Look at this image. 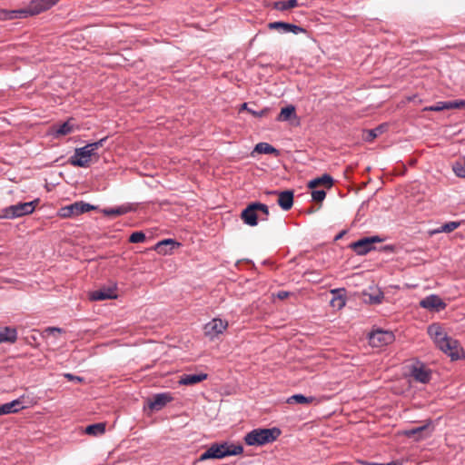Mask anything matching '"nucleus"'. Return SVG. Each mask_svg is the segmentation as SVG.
Returning a JSON list of instances; mask_svg holds the SVG:
<instances>
[{
    "label": "nucleus",
    "instance_id": "obj_10",
    "mask_svg": "<svg viewBox=\"0 0 465 465\" xmlns=\"http://www.w3.org/2000/svg\"><path fill=\"white\" fill-rule=\"evenodd\" d=\"M382 240L379 236L364 237L352 242L351 248L359 255H364L373 249V244L381 242Z\"/></svg>",
    "mask_w": 465,
    "mask_h": 465
},
{
    "label": "nucleus",
    "instance_id": "obj_42",
    "mask_svg": "<svg viewBox=\"0 0 465 465\" xmlns=\"http://www.w3.org/2000/svg\"><path fill=\"white\" fill-rule=\"evenodd\" d=\"M289 293L287 292H279L277 297L281 300L287 298Z\"/></svg>",
    "mask_w": 465,
    "mask_h": 465
},
{
    "label": "nucleus",
    "instance_id": "obj_19",
    "mask_svg": "<svg viewBox=\"0 0 465 465\" xmlns=\"http://www.w3.org/2000/svg\"><path fill=\"white\" fill-rule=\"evenodd\" d=\"M207 379L206 373H200V374H183L181 376L179 383L182 385H194L196 383H199L203 381H205Z\"/></svg>",
    "mask_w": 465,
    "mask_h": 465
},
{
    "label": "nucleus",
    "instance_id": "obj_30",
    "mask_svg": "<svg viewBox=\"0 0 465 465\" xmlns=\"http://www.w3.org/2000/svg\"><path fill=\"white\" fill-rule=\"evenodd\" d=\"M365 297H368L365 299L366 302L373 304L381 303L383 299V292L380 290H374L371 293H364Z\"/></svg>",
    "mask_w": 465,
    "mask_h": 465
},
{
    "label": "nucleus",
    "instance_id": "obj_29",
    "mask_svg": "<svg viewBox=\"0 0 465 465\" xmlns=\"http://www.w3.org/2000/svg\"><path fill=\"white\" fill-rule=\"evenodd\" d=\"M298 5L297 0L278 1L273 4V8L280 11H285L294 8Z\"/></svg>",
    "mask_w": 465,
    "mask_h": 465
},
{
    "label": "nucleus",
    "instance_id": "obj_22",
    "mask_svg": "<svg viewBox=\"0 0 465 465\" xmlns=\"http://www.w3.org/2000/svg\"><path fill=\"white\" fill-rule=\"evenodd\" d=\"M460 224H461L460 222H456V221L448 222V223L440 225V227L431 230L430 232V233L431 235L442 233V232L450 233V232L455 231L456 229H458L460 226Z\"/></svg>",
    "mask_w": 465,
    "mask_h": 465
},
{
    "label": "nucleus",
    "instance_id": "obj_39",
    "mask_svg": "<svg viewBox=\"0 0 465 465\" xmlns=\"http://www.w3.org/2000/svg\"><path fill=\"white\" fill-rule=\"evenodd\" d=\"M303 31L304 30L302 27L297 26L295 25L289 24V27L286 28V32L285 33L292 32L293 34H298V33H301V32H303Z\"/></svg>",
    "mask_w": 465,
    "mask_h": 465
},
{
    "label": "nucleus",
    "instance_id": "obj_32",
    "mask_svg": "<svg viewBox=\"0 0 465 465\" xmlns=\"http://www.w3.org/2000/svg\"><path fill=\"white\" fill-rule=\"evenodd\" d=\"M74 130V124L71 120L64 122L56 129V134L58 135H66L71 134Z\"/></svg>",
    "mask_w": 465,
    "mask_h": 465
},
{
    "label": "nucleus",
    "instance_id": "obj_12",
    "mask_svg": "<svg viewBox=\"0 0 465 465\" xmlns=\"http://www.w3.org/2000/svg\"><path fill=\"white\" fill-rule=\"evenodd\" d=\"M420 306L429 311L440 312L446 307V303L437 295H430L420 302Z\"/></svg>",
    "mask_w": 465,
    "mask_h": 465
},
{
    "label": "nucleus",
    "instance_id": "obj_16",
    "mask_svg": "<svg viewBox=\"0 0 465 465\" xmlns=\"http://www.w3.org/2000/svg\"><path fill=\"white\" fill-rule=\"evenodd\" d=\"M430 422L425 425L415 427L405 431L409 438L416 437L417 440L428 437L431 432Z\"/></svg>",
    "mask_w": 465,
    "mask_h": 465
},
{
    "label": "nucleus",
    "instance_id": "obj_37",
    "mask_svg": "<svg viewBox=\"0 0 465 465\" xmlns=\"http://www.w3.org/2000/svg\"><path fill=\"white\" fill-rule=\"evenodd\" d=\"M268 27L270 29H275V30L282 29L283 32H286V28L289 27V24L284 23V22H272L268 25Z\"/></svg>",
    "mask_w": 465,
    "mask_h": 465
},
{
    "label": "nucleus",
    "instance_id": "obj_40",
    "mask_svg": "<svg viewBox=\"0 0 465 465\" xmlns=\"http://www.w3.org/2000/svg\"><path fill=\"white\" fill-rule=\"evenodd\" d=\"M268 111H269V110H268L267 108H265V109H263V110H262V111H260V112H256V111H253V110H252V109H248V112H249L250 114H252L253 116H256V117H262V116H265V115L268 114Z\"/></svg>",
    "mask_w": 465,
    "mask_h": 465
},
{
    "label": "nucleus",
    "instance_id": "obj_31",
    "mask_svg": "<svg viewBox=\"0 0 465 465\" xmlns=\"http://www.w3.org/2000/svg\"><path fill=\"white\" fill-rule=\"evenodd\" d=\"M176 242L172 239L163 240L158 242L155 246V251L160 254H166L168 251L166 249L167 246L174 247Z\"/></svg>",
    "mask_w": 465,
    "mask_h": 465
},
{
    "label": "nucleus",
    "instance_id": "obj_20",
    "mask_svg": "<svg viewBox=\"0 0 465 465\" xmlns=\"http://www.w3.org/2000/svg\"><path fill=\"white\" fill-rule=\"evenodd\" d=\"M116 298V294L114 289H100L91 292L90 299L92 301H104L108 299Z\"/></svg>",
    "mask_w": 465,
    "mask_h": 465
},
{
    "label": "nucleus",
    "instance_id": "obj_9",
    "mask_svg": "<svg viewBox=\"0 0 465 465\" xmlns=\"http://www.w3.org/2000/svg\"><path fill=\"white\" fill-rule=\"evenodd\" d=\"M395 337L391 331L377 330L369 336V342L372 347H383L394 341Z\"/></svg>",
    "mask_w": 465,
    "mask_h": 465
},
{
    "label": "nucleus",
    "instance_id": "obj_21",
    "mask_svg": "<svg viewBox=\"0 0 465 465\" xmlns=\"http://www.w3.org/2000/svg\"><path fill=\"white\" fill-rule=\"evenodd\" d=\"M387 128L388 125L386 124H382L374 129L366 130L363 132V139L366 142H372L375 138L383 134Z\"/></svg>",
    "mask_w": 465,
    "mask_h": 465
},
{
    "label": "nucleus",
    "instance_id": "obj_44",
    "mask_svg": "<svg viewBox=\"0 0 465 465\" xmlns=\"http://www.w3.org/2000/svg\"><path fill=\"white\" fill-rule=\"evenodd\" d=\"M268 216L269 215H266V214H262V213H259V219L261 221H267L268 220Z\"/></svg>",
    "mask_w": 465,
    "mask_h": 465
},
{
    "label": "nucleus",
    "instance_id": "obj_33",
    "mask_svg": "<svg viewBox=\"0 0 465 465\" xmlns=\"http://www.w3.org/2000/svg\"><path fill=\"white\" fill-rule=\"evenodd\" d=\"M129 209L127 207H118V208H111L104 209L103 213L107 216H119L128 213Z\"/></svg>",
    "mask_w": 465,
    "mask_h": 465
},
{
    "label": "nucleus",
    "instance_id": "obj_15",
    "mask_svg": "<svg viewBox=\"0 0 465 465\" xmlns=\"http://www.w3.org/2000/svg\"><path fill=\"white\" fill-rule=\"evenodd\" d=\"M273 193L278 194L277 203L279 206L284 210L289 211L293 205V192L292 191H282V192H274Z\"/></svg>",
    "mask_w": 465,
    "mask_h": 465
},
{
    "label": "nucleus",
    "instance_id": "obj_34",
    "mask_svg": "<svg viewBox=\"0 0 465 465\" xmlns=\"http://www.w3.org/2000/svg\"><path fill=\"white\" fill-rule=\"evenodd\" d=\"M452 169L457 176L465 178V159L457 161Z\"/></svg>",
    "mask_w": 465,
    "mask_h": 465
},
{
    "label": "nucleus",
    "instance_id": "obj_8",
    "mask_svg": "<svg viewBox=\"0 0 465 465\" xmlns=\"http://www.w3.org/2000/svg\"><path fill=\"white\" fill-rule=\"evenodd\" d=\"M95 209V206L89 203L76 202L60 208L58 215L62 218H71Z\"/></svg>",
    "mask_w": 465,
    "mask_h": 465
},
{
    "label": "nucleus",
    "instance_id": "obj_14",
    "mask_svg": "<svg viewBox=\"0 0 465 465\" xmlns=\"http://www.w3.org/2000/svg\"><path fill=\"white\" fill-rule=\"evenodd\" d=\"M173 397L170 393H159L155 394L152 400H150L148 405L152 410L159 411L163 409L167 403L172 401Z\"/></svg>",
    "mask_w": 465,
    "mask_h": 465
},
{
    "label": "nucleus",
    "instance_id": "obj_1",
    "mask_svg": "<svg viewBox=\"0 0 465 465\" xmlns=\"http://www.w3.org/2000/svg\"><path fill=\"white\" fill-rule=\"evenodd\" d=\"M428 334L434 341L437 347L452 360H457L460 357L462 350L460 343L458 341L447 336L440 324L433 323L430 325L428 327Z\"/></svg>",
    "mask_w": 465,
    "mask_h": 465
},
{
    "label": "nucleus",
    "instance_id": "obj_18",
    "mask_svg": "<svg viewBox=\"0 0 465 465\" xmlns=\"http://www.w3.org/2000/svg\"><path fill=\"white\" fill-rule=\"evenodd\" d=\"M17 340V331L13 327H0V343H15Z\"/></svg>",
    "mask_w": 465,
    "mask_h": 465
},
{
    "label": "nucleus",
    "instance_id": "obj_13",
    "mask_svg": "<svg viewBox=\"0 0 465 465\" xmlns=\"http://www.w3.org/2000/svg\"><path fill=\"white\" fill-rule=\"evenodd\" d=\"M411 376L416 381L428 383L430 381V371L423 364L418 363L411 369Z\"/></svg>",
    "mask_w": 465,
    "mask_h": 465
},
{
    "label": "nucleus",
    "instance_id": "obj_5",
    "mask_svg": "<svg viewBox=\"0 0 465 465\" xmlns=\"http://www.w3.org/2000/svg\"><path fill=\"white\" fill-rule=\"evenodd\" d=\"M243 450L242 445H234L228 443L213 444L199 458L200 461L209 459H223L227 456L241 454Z\"/></svg>",
    "mask_w": 465,
    "mask_h": 465
},
{
    "label": "nucleus",
    "instance_id": "obj_24",
    "mask_svg": "<svg viewBox=\"0 0 465 465\" xmlns=\"http://www.w3.org/2000/svg\"><path fill=\"white\" fill-rule=\"evenodd\" d=\"M333 180L332 178L328 174H323L321 177H318L316 179H313L310 181L308 183V186L312 189H315L318 186H325L327 188H331L332 186Z\"/></svg>",
    "mask_w": 465,
    "mask_h": 465
},
{
    "label": "nucleus",
    "instance_id": "obj_28",
    "mask_svg": "<svg viewBox=\"0 0 465 465\" xmlns=\"http://www.w3.org/2000/svg\"><path fill=\"white\" fill-rule=\"evenodd\" d=\"M254 152H256L258 153H265V154H272V153L278 154V151L267 143H257L254 148Z\"/></svg>",
    "mask_w": 465,
    "mask_h": 465
},
{
    "label": "nucleus",
    "instance_id": "obj_25",
    "mask_svg": "<svg viewBox=\"0 0 465 465\" xmlns=\"http://www.w3.org/2000/svg\"><path fill=\"white\" fill-rule=\"evenodd\" d=\"M315 400H316V398L312 397V396L306 397L302 394H294V395L289 397L287 399L286 402L288 404L297 403V404L308 405V404L314 402Z\"/></svg>",
    "mask_w": 465,
    "mask_h": 465
},
{
    "label": "nucleus",
    "instance_id": "obj_38",
    "mask_svg": "<svg viewBox=\"0 0 465 465\" xmlns=\"http://www.w3.org/2000/svg\"><path fill=\"white\" fill-rule=\"evenodd\" d=\"M331 305L337 309H341L345 306V300L341 296L333 297L331 301Z\"/></svg>",
    "mask_w": 465,
    "mask_h": 465
},
{
    "label": "nucleus",
    "instance_id": "obj_43",
    "mask_svg": "<svg viewBox=\"0 0 465 465\" xmlns=\"http://www.w3.org/2000/svg\"><path fill=\"white\" fill-rule=\"evenodd\" d=\"M46 331L51 332V333H53V332H61L62 330L59 329V328H55V327H50V328L46 329Z\"/></svg>",
    "mask_w": 465,
    "mask_h": 465
},
{
    "label": "nucleus",
    "instance_id": "obj_11",
    "mask_svg": "<svg viewBox=\"0 0 465 465\" xmlns=\"http://www.w3.org/2000/svg\"><path fill=\"white\" fill-rule=\"evenodd\" d=\"M227 327L228 322L226 321L215 318L204 325V334L213 340L222 334Z\"/></svg>",
    "mask_w": 465,
    "mask_h": 465
},
{
    "label": "nucleus",
    "instance_id": "obj_4",
    "mask_svg": "<svg viewBox=\"0 0 465 465\" xmlns=\"http://www.w3.org/2000/svg\"><path fill=\"white\" fill-rule=\"evenodd\" d=\"M281 434L279 429H255L247 433L244 441L249 446H262L274 441Z\"/></svg>",
    "mask_w": 465,
    "mask_h": 465
},
{
    "label": "nucleus",
    "instance_id": "obj_45",
    "mask_svg": "<svg viewBox=\"0 0 465 465\" xmlns=\"http://www.w3.org/2000/svg\"><path fill=\"white\" fill-rule=\"evenodd\" d=\"M242 108L243 110H247V111H248V109H249V108L247 107V104H246V103H244V104L242 105Z\"/></svg>",
    "mask_w": 465,
    "mask_h": 465
},
{
    "label": "nucleus",
    "instance_id": "obj_46",
    "mask_svg": "<svg viewBox=\"0 0 465 465\" xmlns=\"http://www.w3.org/2000/svg\"><path fill=\"white\" fill-rule=\"evenodd\" d=\"M365 465H383V464H380V463H369V462H366Z\"/></svg>",
    "mask_w": 465,
    "mask_h": 465
},
{
    "label": "nucleus",
    "instance_id": "obj_3",
    "mask_svg": "<svg viewBox=\"0 0 465 465\" xmlns=\"http://www.w3.org/2000/svg\"><path fill=\"white\" fill-rule=\"evenodd\" d=\"M105 141L106 138H103L84 147L76 148L74 155L69 158V163L77 167H88L93 157L98 158L96 151L104 145Z\"/></svg>",
    "mask_w": 465,
    "mask_h": 465
},
{
    "label": "nucleus",
    "instance_id": "obj_36",
    "mask_svg": "<svg viewBox=\"0 0 465 465\" xmlns=\"http://www.w3.org/2000/svg\"><path fill=\"white\" fill-rule=\"evenodd\" d=\"M312 197L313 201L322 203L326 197V193L323 190H313L312 192Z\"/></svg>",
    "mask_w": 465,
    "mask_h": 465
},
{
    "label": "nucleus",
    "instance_id": "obj_26",
    "mask_svg": "<svg viewBox=\"0 0 465 465\" xmlns=\"http://www.w3.org/2000/svg\"><path fill=\"white\" fill-rule=\"evenodd\" d=\"M105 431V424L103 422L89 425L85 428V433L92 436H99Z\"/></svg>",
    "mask_w": 465,
    "mask_h": 465
},
{
    "label": "nucleus",
    "instance_id": "obj_2",
    "mask_svg": "<svg viewBox=\"0 0 465 465\" xmlns=\"http://www.w3.org/2000/svg\"><path fill=\"white\" fill-rule=\"evenodd\" d=\"M60 0H31L30 4L25 7L12 11H3L4 19L26 18L39 15L49 10Z\"/></svg>",
    "mask_w": 465,
    "mask_h": 465
},
{
    "label": "nucleus",
    "instance_id": "obj_7",
    "mask_svg": "<svg viewBox=\"0 0 465 465\" xmlns=\"http://www.w3.org/2000/svg\"><path fill=\"white\" fill-rule=\"evenodd\" d=\"M36 201L28 203H19L15 205L8 206L2 211V218L15 219L26 214H30L35 211Z\"/></svg>",
    "mask_w": 465,
    "mask_h": 465
},
{
    "label": "nucleus",
    "instance_id": "obj_47",
    "mask_svg": "<svg viewBox=\"0 0 465 465\" xmlns=\"http://www.w3.org/2000/svg\"><path fill=\"white\" fill-rule=\"evenodd\" d=\"M383 465H397V464H396V463H394V462H391V463L383 464Z\"/></svg>",
    "mask_w": 465,
    "mask_h": 465
},
{
    "label": "nucleus",
    "instance_id": "obj_6",
    "mask_svg": "<svg viewBox=\"0 0 465 465\" xmlns=\"http://www.w3.org/2000/svg\"><path fill=\"white\" fill-rule=\"evenodd\" d=\"M269 215V208L266 204L261 203H252L242 210L241 218L244 223L250 226H256L259 220V213Z\"/></svg>",
    "mask_w": 465,
    "mask_h": 465
},
{
    "label": "nucleus",
    "instance_id": "obj_27",
    "mask_svg": "<svg viewBox=\"0 0 465 465\" xmlns=\"http://www.w3.org/2000/svg\"><path fill=\"white\" fill-rule=\"evenodd\" d=\"M295 115V107L293 105H288L286 107L282 108L277 120L281 122H285L290 120L292 116Z\"/></svg>",
    "mask_w": 465,
    "mask_h": 465
},
{
    "label": "nucleus",
    "instance_id": "obj_35",
    "mask_svg": "<svg viewBox=\"0 0 465 465\" xmlns=\"http://www.w3.org/2000/svg\"><path fill=\"white\" fill-rule=\"evenodd\" d=\"M145 241V234L143 232H134L129 237V242L133 243L143 242Z\"/></svg>",
    "mask_w": 465,
    "mask_h": 465
},
{
    "label": "nucleus",
    "instance_id": "obj_41",
    "mask_svg": "<svg viewBox=\"0 0 465 465\" xmlns=\"http://www.w3.org/2000/svg\"><path fill=\"white\" fill-rule=\"evenodd\" d=\"M64 376L68 381H78V382H81L83 381V379L81 377L74 376V375H73L71 373H64Z\"/></svg>",
    "mask_w": 465,
    "mask_h": 465
},
{
    "label": "nucleus",
    "instance_id": "obj_23",
    "mask_svg": "<svg viewBox=\"0 0 465 465\" xmlns=\"http://www.w3.org/2000/svg\"><path fill=\"white\" fill-rule=\"evenodd\" d=\"M23 408V402L20 400H15L0 406L2 415L15 413Z\"/></svg>",
    "mask_w": 465,
    "mask_h": 465
},
{
    "label": "nucleus",
    "instance_id": "obj_17",
    "mask_svg": "<svg viewBox=\"0 0 465 465\" xmlns=\"http://www.w3.org/2000/svg\"><path fill=\"white\" fill-rule=\"evenodd\" d=\"M465 106V100L450 101V102H439L436 105L427 107L426 110L430 111H441L444 109L461 108Z\"/></svg>",
    "mask_w": 465,
    "mask_h": 465
}]
</instances>
